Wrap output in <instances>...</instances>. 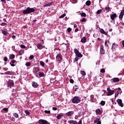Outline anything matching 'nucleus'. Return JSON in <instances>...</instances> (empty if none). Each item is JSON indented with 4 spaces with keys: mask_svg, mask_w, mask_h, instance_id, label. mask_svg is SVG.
I'll return each instance as SVG.
<instances>
[{
    "mask_svg": "<svg viewBox=\"0 0 124 124\" xmlns=\"http://www.w3.org/2000/svg\"><path fill=\"white\" fill-rule=\"evenodd\" d=\"M35 9L33 8L28 7L26 10H24L23 12V14H30V13H32L34 12Z\"/></svg>",
    "mask_w": 124,
    "mask_h": 124,
    "instance_id": "nucleus-1",
    "label": "nucleus"
},
{
    "mask_svg": "<svg viewBox=\"0 0 124 124\" xmlns=\"http://www.w3.org/2000/svg\"><path fill=\"white\" fill-rule=\"evenodd\" d=\"M73 103L75 104H77L81 102V98L78 96H75L72 100Z\"/></svg>",
    "mask_w": 124,
    "mask_h": 124,
    "instance_id": "nucleus-2",
    "label": "nucleus"
},
{
    "mask_svg": "<svg viewBox=\"0 0 124 124\" xmlns=\"http://www.w3.org/2000/svg\"><path fill=\"white\" fill-rule=\"evenodd\" d=\"M7 86L8 88H10L14 87V81L13 80H10L7 83Z\"/></svg>",
    "mask_w": 124,
    "mask_h": 124,
    "instance_id": "nucleus-3",
    "label": "nucleus"
},
{
    "mask_svg": "<svg viewBox=\"0 0 124 124\" xmlns=\"http://www.w3.org/2000/svg\"><path fill=\"white\" fill-rule=\"evenodd\" d=\"M74 51L76 55V56H78V58H82L83 57V55L80 52H79V50L77 49V48H75L74 49Z\"/></svg>",
    "mask_w": 124,
    "mask_h": 124,
    "instance_id": "nucleus-4",
    "label": "nucleus"
},
{
    "mask_svg": "<svg viewBox=\"0 0 124 124\" xmlns=\"http://www.w3.org/2000/svg\"><path fill=\"white\" fill-rule=\"evenodd\" d=\"M56 60L57 62H61V61L62 60V55L61 54H58L56 56Z\"/></svg>",
    "mask_w": 124,
    "mask_h": 124,
    "instance_id": "nucleus-5",
    "label": "nucleus"
},
{
    "mask_svg": "<svg viewBox=\"0 0 124 124\" xmlns=\"http://www.w3.org/2000/svg\"><path fill=\"white\" fill-rule=\"evenodd\" d=\"M100 52L101 54L104 55L105 54V50H104V46L103 45H101L100 47Z\"/></svg>",
    "mask_w": 124,
    "mask_h": 124,
    "instance_id": "nucleus-6",
    "label": "nucleus"
},
{
    "mask_svg": "<svg viewBox=\"0 0 124 124\" xmlns=\"http://www.w3.org/2000/svg\"><path fill=\"white\" fill-rule=\"evenodd\" d=\"M39 124H47L48 122L43 119H40L39 120Z\"/></svg>",
    "mask_w": 124,
    "mask_h": 124,
    "instance_id": "nucleus-7",
    "label": "nucleus"
},
{
    "mask_svg": "<svg viewBox=\"0 0 124 124\" xmlns=\"http://www.w3.org/2000/svg\"><path fill=\"white\" fill-rule=\"evenodd\" d=\"M108 91V95H112L114 93V91L111 90V89L109 88H107Z\"/></svg>",
    "mask_w": 124,
    "mask_h": 124,
    "instance_id": "nucleus-8",
    "label": "nucleus"
},
{
    "mask_svg": "<svg viewBox=\"0 0 124 124\" xmlns=\"http://www.w3.org/2000/svg\"><path fill=\"white\" fill-rule=\"evenodd\" d=\"M117 102L118 104L119 105V106H121V107H124V105L123 104V101H122V99H117Z\"/></svg>",
    "mask_w": 124,
    "mask_h": 124,
    "instance_id": "nucleus-9",
    "label": "nucleus"
},
{
    "mask_svg": "<svg viewBox=\"0 0 124 124\" xmlns=\"http://www.w3.org/2000/svg\"><path fill=\"white\" fill-rule=\"evenodd\" d=\"M74 114V111H69L65 113L66 116H67V117H71Z\"/></svg>",
    "mask_w": 124,
    "mask_h": 124,
    "instance_id": "nucleus-10",
    "label": "nucleus"
},
{
    "mask_svg": "<svg viewBox=\"0 0 124 124\" xmlns=\"http://www.w3.org/2000/svg\"><path fill=\"white\" fill-rule=\"evenodd\" d=\"M32 86L33 88H37L39 85H38V84L35 82V81H33L32 82Z\"/></svg>",
    "mask_w": 124,
    "mask_h": 124,
    "instance_id": "nucleus-11",
    "label": "nucleus"
},
{
    "mask_svg": "<svg viewBox=\"0 0 124 124\" xmlns=\"http://www.w3.org/2000/svg\"><path fill=\"white\" fill-rule=\"evenodd\" d=\"M116 18H117V14H113L110 15V19H111V20H112L113 21H114V20H115V19H116Z\"/></svg>",
    "mask_w": 124,
    "mask_h": 124,
    "instance_id": "nucleus-12",
    "label": "nucleus"
},
{
    "mask_svg": "<svg viewBox=\"0 0 124 124\" xmlns=\"http://www.w3.org/2000/svg\"><path fill=\"white\" fill-rule=\"evenodd\" d=\"M38 71H39V68H38V67L34 68V69L33 70V72L34 74H36V73H37V72H38Z\"/></svg>",
    "mask_w": 124,
    "mask_h": 124,
    "instance_id": "nucleus-13",
    "label": "nucleus"
},
{
    "mask_svg": "<svg viewBox=\"0 0 124 124\" xmlns=\"http://www.w3.org/2000/svg\"><path fill=\"white\" fill-rule=\"evenodd\" d=\"M37 48L39 49V50H41L43 49V46L41 45V44H39L37 45Z\"/></svg>",
    "mask_w": 124,
    "mask_h": 124,
    "instance_id": "nucleus-14",
    "label": "nucleus"
},
{
    "mask_svg": "<svg viewBox=\"0 0 124 124\" xmlns=\"http://www.w3.org/2000/svg\"><path fill=\"white\" fill-rule=\"evenodd\" d=\"M109 41L108 40H106L105 42V46L106 47H107L108 49H109Z\"/></svg>",
    "mask_w": 124,
    "mask_h": 124,
    "instance_id": "nucleus-15",
    "label": "nucleus"
},
{
    "mask_svg": "<svg viewBox=\"0 0 124 124\" xmlns=\"http://www.w3.org/2000/svg\"><path fill=\"white\" fill-rule=\"evenodd\" d=\"M81 42L82 43H86L87 42V38L86 37H83L81 40Z\"/></svg>",
    "mask_w": 124,
    "mask_h": 124,
    "instance_id": "nucleus-16",
    "label": "nucleus"
},
{
    "mask_svg": "<svg viewBox=\"0 0 124 124\" xmlns=\"http://www.w3.org/2000/svg\"><path fill=\"white\" fill-rule=\"evenodd\" d=\"M69 124H78V123L77 122V121H75L74 120H70L68 121Z\"/></svg>",
    "mask_w": 124,
    "mask_h": 124,
    "instance_id": "nucleus-17",
    "label": "nucleus"
},
{
    "mask_svg": "<svg viewBox=\"0 0 124 124\" xmlns=\"http://www.w3.org/2000/svg\"><path fill=\"white\" fill-rule=\"evenodd\" d=\"M112 80L114 83H116V82H119V81H120V79L118 78H112Z\"/></svg>",
    "mask_w": 124,
    "mask_h": 124,
    "instance_id": "nucleus-18",
    "label": "nucleus"
},
{
    "mask_svg": "<svg viewBox=\"0 0 124 124\" xmlns=\"http://www.w3.org/2000/svg\"><path fill=\"white\" fill-rule=\"evenodd\" d=\"M118 45L116 43H114L112 46L111 49H116Z\"/></svg>",
    "mask_w": 124,
    "mask_h": 124,
    "instance_id": "nucleus-19",
    "label": "nucleus"
},
{
    "mask_svg": "<svg viewBox=\"0 0 124 124\" xmlns=\"http://www.w3.org/2000/svg\"><path fill=\"white\" fill-rule=\"evenodd\" d=\"M96 113L98 114V115H100L101 114V111H100V109L97 108L95 110Z\"/></svg>",
    "mask_w": 124,
    "mask_h": 124,
    "instance_id": "nucleus-20",
    "label": "nucleus"
},
{
    "mask_svg": "<svg viewBox=\"0 0 124 124\" xmlns=\"http://www.w3.org/2000/svg\"><path fill=\"white\" fill-rule=\"evenodd\" d=\"M62 117H63L62 115H61V114H59L57 116V120H61Z\"/></svg>",
    "mask_w": 124,
    "mask_h": 124,
    "instance_id": "nucleus-21",
    "label": "nucleus"
},
{
    "mask_svg": "<svg viewBox=\"0 0 124 124\" xmlns=\"http://www.w3.org/2000/svg\"><path fill=\"white\" fill-rule=\"evenodd\" d=\"M9 59L10 60H13L15 59V55L14 54H12L10 55Z\"/></svg>",
    "mask_w": 124,
    "mask_h": 124,
    "instance_id": "nucleus-22",
    "label": "nucleus"
},
{
    "mask_svg": "<svg viewBox=\"0 0 124 124\" xmlns=\"http://www.w3.org/2000/svg\"><path fill=\"white\" fill-rule=\"evenodd\" d=\"M18 54H19V56H22V55H23V54H24V50L21 49L20 51H19Z\"/></svg>",
    "mask_w": 124,
    "mask_h": 124,
    "instance_id": "nucleus-23",
    "label": "nucleus"
},
{
    "mask_svg": "<svg viewBox=\"0 0 124 124\" xmlns=\"http://www.w3.org/2000/svg\"><path fill=\"white\" fill-rule=\"evenodd\" d=\"M52 4H53L52 2L48 3L47 4H46L45 5H44V7H47V6H50V5H52Z\"/></svg>",
    "mask_w": 124,
    "mask_h": 124,
    "instance_id": "nucleus-24",
    "label": "nucleus"
},
{
    "mask_svg": "<svg viewBox=\"0 0 124 124\" xmlns=\"http://www.w3.org/2000/svg\"><path fill=\"white\" fill-rule=\"evenodd\" d=\"M80 74L83 75V76H85L86 75V72H85V71H81Z\"/></svg>",
    "mask_w": 124,
    "mask_h": 124,
    "instance_id": "nucleus-25",
    "label": "nucleus"
},
{
    "mask_svg": "<svg viewBox=\"0 0 124 124\" xmlns=\"http://www.w3.org/2000/svg\"><path fill=\"white\" fill-rule=\"evenodd\" d=\"M86 5H87V6H90V5H91V1L90 0L87 1L86 2Z\"/></svg>",
    "mask_w": 124,
    "mask_h": 124,
    "instance_id": "nucleus-26",
    "label": "nucleus"
},
{
    "mask_svg": "<svg viewBox=\"0 0 124 124\" xmlns=\"http://www.w3.org/2000/svg\"><path fill=\"white\" fill-rule=\"evenodd\" d=\"M2 33H3V34H4V35H6V34H7V33H8V32H7V31H5L4 30H2Z\"/></svg>",
    "mask_w": 124,
    "mask_h": 124,
    "instance_id": "nucleus-27",
    "label": "nucleus"
},
{
    "mask_svg": "<svg viewBox=\"0 0 124 124\" xmlns=\"http://www.w3.org/2000/svg\"><path fill=\"white\" fill-rule=\"evenodd\" d=\"M39 76H40V77H43V76H44V73H43V72H39Z\"/></svg>",
    "mask_w": 124,
    "mask_h": 124,
    "instance_id": "nucleus-28",
    "label": "nucleus"
},
{
    "mask_svg": "<svg viewBox=\"0 0 124 124\" xmlns=\"http://www.w3.org/2000/svg\"><path fill=\"white\" fill-rule=\"evenodd\" d=\"M13 116L15 118H18L19 117V115L17 113H14L13 114Z\"/></svg>",
    "mask_w": 124,
    "mask_h": 124,
    "instance_id": "nucleus-29",
    "label": "nucleus"
},
{
    "mask_svg": "<svg viewBox=\"0 0 124 124\" xmlns=\"http://www.w3.org/2000/svg\"><path fill=\"white\" fill-rule=\"evenodd\" d=\"M99 122H100L99 121V118H96L94 121V124H96V123H99Z\"/></svg>",
    "mask_w": 124,
    "mask_h": 124,
    "instance_id": "nucleus-30",
    "label": "nucleus"
},
{
    "mask_svg": "<svg viewBox=\"0 0 124 124\" xmlns=\"http://www.w3.org/2000/svg\"><path fill=\"white\" fill-rule=\"evenodd\" d=\"M66 15H65V14H64L62 15V16H61L59 17V18H60V19H62V18H64V17H65Z\"/></svg>",
    "mask_w": 124,
    "mask_h": 124,
    "instance_id": "nucleus-31",
    "label": "nucleus"
},
{
    "mask_svg": "<svg viewBox=\"0 0 124 124\" xmlns=\"http://www.w3.org/2000/svg\"><path fill=\"white\" fill-rule=\"evenodd\" d=\"M5 74L6 75H11V72H10V71H7V72H6L5 73Z\"/></svg>",
    "mask_w": 124,
    "mask_h": 124,
    "instance_id": "nucleus-32",
    "label": "nucleus"
},
{
    "mask_svg": "<svg viewBox=\"0 0 124 124\" xmlns=\"http://www.w3.org/2000/svg\"><path fill=\"white\" fill-rule=\"evenodd\" d=\"M120 15L122 16V17H124V10H123L122 11H121V12L120 13Z\"/></svg>",
    "mask_w": 124,
    "mask_h": 124,
    "instance_id": "nucleus-33",
    "label": "nucleus"
},
{
    "mask_svg": "<svg viewBox=\"0 0 124 124\" xmlns=\"http://www.w3.org/2000/svg\"><path fill=\"white\" fill-rule=\"evenodd\" d=\"M105 10H106V11H111L109 7H106Z\"/></svg>",
    "mask_w": 124,
    "mask_h": 124,
    "instance_id": "nucleus-34",
    "label": "nucleus"
},
{
    "mask_svg": "<svg viewBox=\"0 0 124 124\" xmlns=\"http://www.w3.org/2000/svg\"><path fill=\"white\" fill-rule=\"evenodd\" d=\"M40 64L41 65H42V66H45L44 62H42V61H40Z\"/></svg>",
    "mask_w": 124,
    "mask_h": 124,
    "instance_id": "nucleus-35",
    "label": "nucleus"
},
{
    "mask_svg": "<svg viewBox=\"0 0 124 124\" xmlns=\"http://www.w3.org/2000/svg\"><path fill=\"white\" fill-rule=\"evenodd\" d=\"M81 17H86V13H82L81 14Z\"/></svg>",
    "mask_w": 124,
    "mask_h": 124,
    "instance_id": "nucleus-36",
    "label": "nucleus"
},
{
    "mask_svg": "<svg viewBox=\"0 0 124 124\" xmlns=\"http://www.w3.org/2000/svg\"><path fill=\"white\" fill-rule=\"evenodd\" d=\"M100 33H103V34H104V33H105V31H104V30L103 29H101L100 30Z\"/></svg>",
    "mask_w": 124,
    "mask_h": 124,
    "instance_id": "nucleus-37",
    "label": "nucleus"
},
{
    "mask_svg": "<svg viewBox=\"0 0 124 124\" xmlns=\"http://www.w3.org/2000/svg\"><path fill=\"white\" fill-rule=\"evenodd\" d=\"M101 105L103 106L104 105H105V101H101V103H100Z\"/></svg>",
    "mask_w": 124,
    "mask_h": 124,
    "instance_id": "nucleus-38",
    "label": "nucleus"
},
{
    "mask_svg": "<svg viewBox=\"0 0 124 124\" xmlns=\"http://www.w3.org/2000/svg\"><path fill=\"white\" fill-rule=\"evenodd\" d=\"M45 113H46V114H50L51 111L50 110H45Z\"/></svg>",
    "mask_w": 124,
    "mask_h": 124,
    "instance_id": "nucleus-39",
    "label": "nucleus"
},
{
    "mask_svg": "<svg viewBox=\"0 0 124 124\" xmlns=\"http://www.w3.org/2000/svg\"><path fill=\"white\" fill-rule=\"evenodd\" d=\"M94 96L93 95V94L91 95L90 96L91 99L92 100H93V99H94Z\"/></svg>",
    "mask_w": 124,
    "mask_h": 124,
    "instance_id": "nucleus-40",
    "label": "nucleus"
},
{
    "mask_svg": "<svg viewBox=\"0 0 124 124\" xmlns=\"http://www.w3.org/2000/svg\"><path fill=\"white\" fill-rule=\"evenodd\" d=\"M25 113L26 114V115H30V111H29L28 110H25Z\"/></svg>",
    "mask_w": 124,
    "mask_h": 124,
    "instance_id": "nucleus-41",
    "label": "nucleus"
},
{
    "mask_svg": "<svg viewBox=\"0 0 124 124\" xmlns=\"http://www.w3.org/2000/svg\"><path fill=\"white\" fill-rule=\"evenodd\" d=\"M26 66H31V62H28L26 63Z\"/></svg>",
    "mask_w": 124,
    "mask_h": 124,
    "instance_id": "nucleus-42",
    "label": "nucleus"
},
{
    "mask_svg": "<svg viewBox=\"0 0 124 124\" xmlns=\"http://www.w3.org/2000/svg\"><path fill=\"white\" fill-rule=\"evenodd\" d=\"M101 11H102V10H99L97 11V14H100L101 13Z\"/></svg>",
    "mask_w": 124,
    "mask_h": 124,
    "instance_id": "nucleus-43",
    "label": "nucleus"
},
{
    "mask_svg": "<svg viewBox=\"0 0 124 124\" xmlns=\"http://www.w3.org/2000/svg\"><path fill=\"white\" fill-rule=\"evenodd\" d=\"M100 72L101 73H104V72H105V70L104 69H101L100 70Z\"/></svg>",
    "mask_w": 124,
    "mask_h": 124,
    "instance_id": "nucleus-44",
    "label": "nucleus"
},
{
    "mask_svg": "<svg viewBox=\"0 0 124 124\" xmlns=\"http://www.w3.org/2000/svg\"><path fill=\"white\" fill-rule=\"evenodd\" d=\"M20 47L22 48V49H26V46H25L24 45H21L20 46Z\"/></svg>",
    "mask_w": 124,
    "mask_h": 124,
    "instance_id": "nucleus-45",
    "label": "nucleus"
},
{
    "mask_svg": "<svg viewBox=\"0 0 124 124\" xmlns=\"http://www.w3.org/2000/svg\"><path fill=\"white\" fill-rule=\"evenodd\" d=\"M3 110L6 112V111H8V108H3Z\"/></svg>",
    "mask_w": 124,
    "mask_h": 124,
    "instance_id": "nucleus-46",
    "label": "nucleus"
},
{
    "mask_svg": "<svg viewBox=\"0 0 124 124\" xmlns=\"http://www.w3.org/2000/svg\"><path fill=\"white\" fill-rule=\"evenodd\" d=\"M0 26H6V23L5 22L1 23Z\"/></svg>",
    "mask_w": 124,
    "mask_h": 124,
    "instance_id": "nucleus-47",
    "label": "nucleus"
},
{
    "mask_svg": "<svg viewBox=\"0 0 124 124\" xmlns=\"http://www.w3.org/2000/svg\"><path fill=\"white\" fill-rule=\"evenodd\" d=\"M8 60L7 57H4L3 59V61L5 62H7Z\"/></svg>",
    "mask_w": 124,
    "mask_h": 124,
    "instance_id": "nucleus-48",
    "label": "nucleus"
},
{
    "mask_svg": "<svg viewBox=\"0 0 124 124\" xmlns=\"http://www.w3.org/2000/svg\"><path fill=\"white\" fill-rule=\"evenodd\" d=\"M33 58H34V57H33V55H31L30 56V60H32L33 59Z\"/></svg>",
    "mask_w": 124,
    "mask_h": 124,
    "instance_id": "nucleus-49",
    "label": "nucleus"
},
{
    "mask_svg": "<svg viewBox=\"0 0 124 124\" xmlns=\"http://www.w3.org/2000/svg\"><path fill=\"white\" fill-rule=\"evenodd\" d=\"M68 32H70L71 31V28H68L67 29Z\"/></svg>",
    "mask_w": 124,
    "mask_h": 124,
    "instance_id": "nucleus-50",
    "label": "nucleus"
},
{
    "mask_svg": "<svg viewBox=\"0 0 124 124\" xmlns=\"http://www.w3.org/2000/svg\"><path fill=\"white\" fill-rule=\"evenodd\" d=\"M81 22H86V18H83L82 20H81Z\"/></svg>",
    "mask_w": 124,
    "mask_h": 124,
    "instance_id": "nucleus-51",
    "label": "nucleus"
},
{
    "mask_svg": "<svg viewBox=\"0 0 124 124\" xmlns=\"http://www.w3.org/2000/svg\"><path fill=\"white\" fill-rule=\"evenodd\" d=\"M70 82L72 83H74V80L73 79H70Z\"/></svg>",
    "mask_w": 124,
    "mask_h": 124,
    "instance_id": "nucleus-52",
    "label": "nucleus"
},
{
    "mask_svg": "<svg viewBox=\"0 0 124 124\" xmlns=\"http://www.w3.org/2000/svg\"><path fill=\"white\" fill-rule=\"evenodd\" d=\"M11 62V63H15V62H16V61L15 60H12Z\"/></svg>",
    "mask_w": 124,
    "mask_h": 124,
    "instance_id": "nucleus-53",
    "label": "nucleus"
},
{
    "mask_svg": "<svg viewBox=\"0 0 124 124\" xmlns=\"http://www.w3.org/2000/svg\"><path fill=\"white\" fill-rule=\"evenodd\" d=\"M52 109H53V110H54V111H57V108L56 107L52 108Z\"/></svg>",
    "mask_w": 124,
    "mask_h": 124,
    "instance_id": "nucleus-54",
    "label": "nucleus"
},
{
    "mask_svg": "<svg viewBox=\"0 0 124 124\" xmlns=\"http://www.w3.org/2000/svg\"><path fill=\"white\" fill-rule=\"evenodd\" d=\"M10 64L11 66H15V64H13V63L10 62Z\"/></svg>",
    "mask_w": 124,
    "mask_h": 124,
    "instance_id": "nucleus-55",
    "label": "nucleus"
},
{
    "mask_svg": "<svg viewBox=\"0 0 124 124\" xmlns=\"http://www.w3.org/2000/svg\"><path fill=\"white\" fill-rule=\"evenodd\" d=\"M74 61L75 62H78V58H75Z\"/></svg>",
    "mask_w": 124,
    "mask_h": 124,
    "instance_id": "nucleus-56",
    "label": "nucleus"
},
{
    "mask_svg": "<svg viewBox=\"0 0 124 124\" xmlns=\"http://www.w3.org/2000/svg\"><path fill=\"white\" fill-rule=\"evenodd\" d=\"M78 124H82V120H79Z\"/></svg>",
    "mask_w": 124,
    "mask_h": 124,
    "instance_id": "nucleus-57",
    "label": "nucleus"
},
{
    "mask_svg": "<svg viewBox=\"0 0 124 124\" xmlns=\"http://www.w3.org/2000/svg\"><path fill=\"white\" fill-rule=\"evenodd\" d=\"M12 38H13V39H15V38H16V36L14 35L12 36Z\"/></svg>",
    "mask_w": 124,
    "mask_h": 124,
    "instance_id": "nucleus-58",
    "label": "nucleus"
},
{
    "mask_svg": "<svg viewBox=\"0 0 124 124\" xmlns=\"http://www.w3.org/2000/svg\"><path fill=\"white\" fill-rule=\"evenodd\" d=\"M79 31V29L78 28H77V29H76L75 31V32H77V31Z\"/></svg>",
    "mask_w": 124,
    "mask_h": 124,
    "instance_id": "nucleus-59",
    "label": "nucleus"
},
{
    "mask_svg": "<svg viewBox=\"0 0 124 124\" xmlns=\"http://www.w3.org/2000/svg\"><path fill=\"white\" fill-rule=\"evenodd\" d=\"M74 27L75 28H77V25L76 24H75V25H74Z\"/></svg>",
    "mask_w": 124,
    "mask_h": 124,
    "instance_id": "nucleus-60",
    "label": "nucleus"
},
{
    "mask_svg": "<svg viewBox=\"0 0 124 124\" xmlns=\"http://www.w3.org/2000/svg\"><path fill=\"white\" fill-rule=\"evenodd\" d=\"M75 119L76 120H77V119H78V116H76L75 117Z\"/></svg>",
    "mask_w": 124,
    "mask_h": 124,
    "instance_id": "nucleus-61",
    "label": "nucleus"
},
{
    "mask_svg": "<svg viewBox=\"0 0 124 124\" xmlns=\"http://www.w3.org/2000/svg\"><path fill=\"white\" fill-rule=\"evenodd\" d=\"M122 18H123V16H122V17L121 15H120V16H119V18H120V19H122Z\"/></svg>",
    "mask_w": 124,
    "mask_h": 124,
    "instance_id": "nucleus-62",
    "label": "nucleus"
},
{
    "mask_svg": "<svg viewBox=\"0 0 124 124\" xmlns=\"http://www.w3.org/2000/svg\"><path fill=\"white\" fill-rule=\"evenodd\" d=\"M96 124H101V121L98 122Z\"/></svg>",
    "mask_w": 124,
    "mask_h": 124,
    "instance_id": "nucleus-63",
    "label": "nucleus"
},
{
    "mask_svg": "<svg viewBox=\"0 0 124 124\" xmlns=\"http://www.w3.org/2000/svg\"><path fill=\"white\" fill-rule=\"evenodd\" d=\"M45 62H49V60H48V59H46V61H45Z\"/></svg>",
    "mask_w": 124,
    "mask_h": 124,
    "instance_id": "nucleus-64",
    "label": "nucleus"
}]
</instances>
